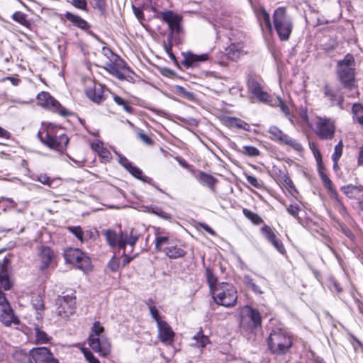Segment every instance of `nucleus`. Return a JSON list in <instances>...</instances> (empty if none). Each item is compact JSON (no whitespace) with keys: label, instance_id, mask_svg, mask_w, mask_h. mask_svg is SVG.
<instances>
[{"label":"nucleus","instance_id":"nucleus-1","mask_svg":"<svg viewBox=\"0 0 363 363\" xmlns=\"http://www.w3.org/2000/svg\"><path fill=\"white\" fill-rule=\"evenodd\" d=\"M40 140L48 147L59 152H63L69 143L68 137L61 128L48 125L38 133Z\"/></svg>","mask_w":363,"mask_h":363},{"label":"nucleus","instance_id":"nucleus-2","mask_svg":"<svg viewBox=\"0 0 363 363\" xmlns=\"http://www.w3.org/2000/svg\"><path fill=\"white\" fill-rule=\"evenodd\" d=\"M281 41H288L294 29V21L284 6L276 9L272 15V28Z\"/></svg>","mask_w":363,"mask_h":363},{"label":"nucleus","instance_id":"nucleus-3","mask_svg":"<svg viewBox=\"0 0 363 363\" xmlns=\"http://www.w3.org/2000/svg\"><path fill=\"white\" fill-rule=\"evenodd\" d=\"M267 345L272 353L284 354L291 347L292 340L286 331L277 328L270 333L267 338Z\"/></svg>","mask_w":363,"mask_h":363},{"label":"nucleus","instance_id":"nucleus-4","mask_svg":"<svg viewBox=\"0 0 363 363\" xmlns=\"http://www.w3.org/2000/svg\"><path fill=\"white\" fill-rule=\"evenodd\" d=\"M211 294L214 301L223 306L230 308L237 303L238 292L230 283H219Z\"/></svg>","mask_w":363,"mask_h":363},{"label":"nucleus","instance_id":"nucleus-5","mask_svg":"<svg viewBox=\"0 0 363 363\" xmlns=\"http://www.w3.org/2000/svg\"><path fill=\"white\" fill-rule=\"evenodd\" d=\"M354 60L352 55L347 54L343 60L337 63V74L345 87L350 89L354 80Z\"/></svg>","mask_w":363,"mask_h":363},{"label":"nucleus","instance_id":"nucleus-6","mask_svg":"<svg viewBox=\"0 0 363 363\" xmlns=\"http://www.w3.org/2000/svg\"><path fill=\"white\" fill-rule=\"evenodd\" d=\"M106 239L111 247L118 246L119 248L125 250L126 245H135L138 237L136 235H130L128 238L127 233L120 231L116 232L113 230H107L105 233Z\"/></svg>","mask_w":363,"mask_h":363},{"label":"nucleus","instance_id":"nucleus-7","mask_svg":"<svg viewBox=\"0 0 363 363\" xmlns=\"http://www.w3.org/2000/svg\"><path fill=\"white\" fill-rule=\"evenodd\" d=\"M92 37L95 40L94 42H92L95 46L94 56L96 58L94 62L95 65L101 67H111L113 52L110 48L105 46L104 43L101 42L94 33H92Z\"/></svg>","mask_w":363,"mask_h":363},{"label":"nucleus","instance_id":"nucleus-8","mask_svg":"<svg viewBox=\"0 0 363 363\" xmlns=\"http://www.w3.org/2000/svg\"><path fill=\"white\" fill-rule=\"evenodd\" d=\"M268 133L269 135V138L271 140L276 141L279 144L287 145L298 152H301L303 150V147L301 143L295 139L289 137L275 125H272L269 128Z\"/></svg>","mask_w":363,"mask_h":363},{"label":"nucleus","instance_id":"nucleus-9","mask_svg":"<svg viewBox=\"0 0 363 363\" xmlns=\"http://www.w3.org/2000/svg\"><path fill=\"white\" fill-rule=\"evenodd\" d=\"M76 296L74 294L59 296L57 299L56 311L59 316L66 318L74 313L76 310Z\"/></svg>","mask_w":363,"mask_h":363},{"label":"nucleus","instance_id":"nucleus-10","mask_svg":"<svg viewBox=\"0 0 363 363\" xmlns=\"http://www.w3.org/2000/svg\"><path fill=\"white\" fill-rule=\"evenodd\" d=\"M38 104L51 108L54 112L59 113L62 116H68L72 114V112L67 110L65 108L52 98L48 92L42 91L37 96Z\"/></svg>","mask_w":363,"mask_h":363},{"label":"nucleus","instance_id":"nucleus-11","mask_svg":"<svg viewBox=\"0 0 363 363\" xmlns=\"http://www.w3.org/2000/svg\"><path fill=\"white\" fill-rule=\"evenodd\" d=\"M315 133L321 140H330L335 132V122L330 118L318 117Z\"/></svg>","mask_w":363,"mask_h":363},{"label":"nucleus","instance_id":"nucleus-12","mask_svg":"<svg viewBox=\"0 0 363 363\" xmlns=\"http://www.w3.org/2000/svg\"><path fill=\"white\" fill-rule=\"evenodd\" d=\"M0 321L6 326L18 325L19 321L8 302L5 294L0 289Z\"/></svg>","mask_w":363,"mask_h":363},{"label":"nucleus","instance_id":"nucleus-13","mask_svg":"<svg viewBox=\"0 0 363 363\" xmlns=\"http://www.w3.org/2000/svg\"><path fill=\"white\" fill-rule=\"evenodd\" d=\"M38 259L40 262L39 269L44 271L56 265V255L48 246L40 245L37 249Z\"/></svg>","mask_w":363,"mask_h":363},{"label":"nucleus","instance_id":"nucleus-14","mask_svg":"<svg viewBox=\"0 0 363 363\" xmlns=\"http://www.w3.org/2000/svg\"><path fill=\"white\" fill-rule=\"evenodd\" d=\"M320 155V153H318ZM318 164V174L322 180L323 186L325 189H328V194H330V198L337 202V206L342 211H345V208L344 207L342 202L340 201L338 198V194L336 190L333 188L332 181L328 177L325 169L322 165V160L320 158V155H319V158L317 159Z\"/></svg>","mask_w":363,"mask_h":363},{"label":"nucleus","instance_id":"nucleus-15","mask_svg":"<svg viewBox=\"0 0 363 363\" xmlns=\"http://www.w3.org/2000/svg\"><path fill=\"white\" fill-rule=\"evenodd\" d=\"M66 262L72 264L84 272L87 269L85 264L89 262V258L84 257V253L78 248H68L64 252Z\"/></svg>","mask_w":363,"mask_h":363},{"label":"nucleus","instance_id":"nucleus-16","mask_svg":"<svg viewBox=\"0 0 363 363\" xmlns=\"http://www.w3.org/2000/svg\"><path fill=\"white\" fill-rule=\"evenodd\" d=\"M30 356L35 363H59L50 351L45 347L33 348Z\"/></svg>","mask_w":363,"mask_h":363},{"label":"nucleus","instance_id":"nucleus-17","mask_svg":"<svg viewBox=\"0 0 363 363\" xmlns=\"http://www.w3.org/2000/svg\"><path fill=\"white\" fill-rule=\"evenodd\" d=\"M162 20L168 24L169 28L176 34L183 31L182 27V17L174 13L172 11H166L161 13Z\"/></svg>","mask_w":363,"mask_h":363},{"label":"nucleus","instance_id":"nucleus-18","mask_svg":"<svg viewBox=\"0 0 363 363\" xmlns=\"http://www.w3.org/2000/svg\"><path fill=\"white\" fill-rule=\"evenodd\" d=\"M183 60L182 64L186 68L196 67L200 62L207 61L208 55L206 53L196 55L191 52H183Z\"/></svg>","mask_w":363,"mask_h":363},{"label":"nucleus","instance_id":"nucleus-19","mask_svg":"<svg viewBox=\"0 0 363 363\" xmlns=\"http://www.w3.org/2000/svg\"><path fill=\"white\" fill-rule=\"evenodd\" d=\"M341 191L349 199L357 200L359 204L363 203V185L350 184L341 187Z\"/></svg>","mask_w":363,"mask_h":363},{"label":"nucleus","instance_id":"nucleus-20","mask_svg":"<svg viewBox=\"0 0 363 363\" xmlns=\"http://www.w3.org/2000/svg\"><path fill=\"white\" fill-rule=\"evenodd\" d=\"M92 350L101 357H107L111 350V345L106 338L92 337Z\"/></svg>","mask_w":363,"mask_h":363},{"label":"nucleus","instance_id":"nucleus-21","mask_svg":"<svg viewBox=\"0 0 363 363\" xmlns=\"http://www.w3.org/2000/svg\"><path fill=\"white\" fill-rule=\"evenodd\" d=\"M158 335L161 342L170 345L174 340V333L165 321H158Z\"/></svg>","mask_w":363,"mask_h":363},{"label":"nucleus","instance_id":"nucleus-22","mask_svg":"<svg viewBox=\"0 0 363 363\" xmlns=\"http://www.w3.org/2000/svg\"><path fill=\"white\" fill-rule=\"evenodd\" d=\"M111 92L101 84L94 83L92 89V102L101 104L104 103L109 96Z\"/></svg>","mask_w":363,"mask_h":363},{"label":"nucleus","instance_id":"nucleus-23","mask_svg":"<svg viewBox=\"0 0 363 363\" xmlns=\"http://www.w3.org/2000/svg\"><path fill=\"white\" fill-rule=\"evenodd\" d=\"M249 91L260 101H265L268 99L269 95L262 91L259 82L254 77H250L247 80Z\"/></svg>","mask_w":363,"mask_h":363},{"label":"nucleus","instance_id":"nucleus-24","mask_svg":"<svg viewBox=\"0 0 363 363\" xmlns=\"http://www.w3.org/2000/svg\"><path fill=\"white\" fill-rule=\"evenodd\" d=\"M92 150L97 152L102 162H106L110 161L111 159L110 151L104 147V144L101 140H92Z\"/></svg>","mask_w":363,"mask_h":363},{"label":"nucleus","instance_id":"nucleus-25","mask_svg":"<svg viewBox=\"0 0 363 363\" xmlns=\"http://www.w3.org/2000/svg\"><path fill=\"white\" fill-rule=\"evenodd\" d=\"M245 309L247 311V316L250 321V328L256 329L262 325V316L259 311L251 306H246Z\"/></svg>","mask_w":363,"mask_h":363},{"label":"nucleus","instance_id":"nucleus-26","mask_svg":"<svg viewBox=\"0 0 363 363\" xmlns=\"http://www.w3.org/2000/svg\"><path fill=\"white\" fill-rule=\"evenodd\" d=\"M324 96L330 100L331 106L337 105L342 108L344 98L342 95H337L335 91L333 90L328 84L323 87Z\"/></svg>","mask_w":363,"mask_h":363},{"label":"nucleus","instance_id":"nucleus-27","mask_svg":"<svg viewBox=\"0 0 363 363\" xmlns=\"http://www.w3.org/2000/svg\"><path fill=\"white\" fill-rule=\"evenodd\" d=\"M196 179L200 183L207 186L212 191H216V184L218 182V179L213 176L200 171Z\"/></svg>","mask_w":363,"mask_h":363},{"label":"nucleus","instance_id":"nucleus-28","mask_svg":"<svg viewBox=\"0 0 363 363\" xmlns=\"http://www.w3.org/2000/svg\"><path fill=\"white\" fill-rule=\"evenodd\" d=\"M164 252L171 259L183 257L186 255L184 250L177 245L167 247L164 249Z\"/></svg>","mask_w":363,"mask_h":363},{"label":"nucleus","instance_id":"nucleus-29","mask_svg":"<svg viewBox=\"0 0 363 363\" xmlns=\"http://www.w3.org/2000/svg\"><path fill=\"white\" fill-rule=\"evenodd\" d=\"M210 342L208 336L203 334L202 331L198 332L192 338L191 345L203 349Z\"/></svg>","mask_w":363,"mask_h":363},{"label":"nucleus","instance_id":"nucleus-30","mask_svg":"<svg viewBox=\"0 0 363 363\" xmlns=\"http://www.w3.org/2000/svg\"><path fill=\"white\" fill-rule=\"evenodd\" d=\"M257 16L260 21L261 24L264 23L266 28L272 30V23L271 22L269 14L265 10L264 7H261L257 12Z\"/></svg>","mask_w":363,"mask_h":363},{"label":"nucleus","instance_id":"nucleus-31","mask_svg":"<svg viewBox=\"0 0 363 363\" xmlns=\"http://www.w3.org/2000/svg\"><path fill=\"white\" fill-rule=\"evenodd\" d=\"M65 16L66 18L71 21L75 26L82 29L88 28V23L79 16L74 15L70 12H67Z\"/></svg>","mask_w":363,"mask_h":363},{"label":"nucleus","instance_id":"nucleus-32","mask_svg":"<svg viewBox=\"0 0 363 363\" xmlns=\"http://www.w3.org/2000/svg\"><path fill=\"white\" fill-rule=\"evenodd\" d=\"M92 7L97 11L100 17H106L107 14V4L106 0H92Z\"/></svg>","mask_w":363,"mask_h":363},{"label":"nucleus","instance_id":"nucleus-33","mask_svg":"<svg viewBox=\"0 0 363 363\" xmlns=\"http://www.w3.org/2000/svg\"><path fill=\"white\" fill-rule=\"evenodd\" d=\"M277 174V178L279 182L282 183L286 186V187H288L291 189H294L295 186L292 182V180L290 179L288 174L281 169L279 170V172Z\"/></svg>","mask_w":363,"mask_h":363},{"label":"nucleus","instance_id":"nucleus-34","mask_svg":"<svg viewBox=\"0 0 363 363\" xmlns=\"http://www.w3.org/2000/svg\"><path fill=\"white\" fill-rule=\"evenodd\" d=\"M35 343L36 344H45L50 341V337L39 327L34 328Z\"/></svg>","mask_w":363,"mask_h":363},{"label":"nucleus","instance_id":"nucleus-35","mask_svg":"<svg viewBox=\"0 0 363 363\" xmlns=\"http://www.w3.org/2000/svg\"><path fill=\"white\" fill-rule=\"evenodd\" d=\"M0 285L4 290L10 289L12 286L9 277L8 272L5 267H2L0 271Z\"/></svg>","mask_w":363,"mask_h":363},{"label":"nucleus","instance_id":"nucleus-36","mask_svg":"<svg viewBox=\"0 0 363 363\" xmlns=\"http://www.w3.org/2000/svg\"><path fill=\"white\" fill-rule=\"evenodd\" d=\"M206 281L211 292L212 293L219 283H217V277L213 273L210 268L206 269Z\"/></svg>","mask_w":363,"mask_h":363},{"label":"nucleus","instance_id":"nucleus-37","mask_svg":"<svg viewBox=\"0 0 363 363\" xmlns=\"http://www.w3.org/2000/svg\"><path fill=\"white\" fill-rule=\"evenodd\" d=\"M243 283L246 285L247 288L251 289L253 292L262 294L263 291L260 289V287L258 286L253 281L252 277L250 275H245L242 279Z\"/></svg>","mask_w":363,"mask_h":363},{"label":"nucleus","instance_id":"nucleus-38","mask_svg":"<svg viewBox=\"0 0 363 363\" xmlns=\"http://www.w3.org/2000/svg\"><path fill=\"white\" fill-rule=\"evenodd\" d=\"M31 303L33 308H35L37 311L36 318L39 319L40 315V311H43L45 308L44 303L41 296L39 295L33 296Z\"/></svg>","mask_w":363,"mask_h":363},{"label":"nucleus","instance_id":"nucleus-39","mask_svg":"<svg viewBox=\"0 0 363 363\" xmlns=\"http://www.w3.org/2000/svg\"><path fill=\"white\" fill-rule=\"evenodd\" d=\"M243 215L249 219L253 224L259 225L263 223L262 218L257 213L252 212L249 209H242Z\"/></svg>","mask_w":363,"mask_h":363},{"label":"nucleus","instance_id":"nucleus-40","mask_svg":"<svg viewBox=\"0 0 363 363\" xmlns=\"http://www.w3.org/2000/svg\"><path fill=\"white\" fill-rule=\"evenodd\" d=\"M26 17V15L21 11H16L12 16V18L15 21L28 28L30 26V23Z\"/></svg>","mask_w":363,"mask_h":363},{"label":"nucleus","instance_id":"nucleus-41","mask_svg":"<svg viewBox=\"0 0 363 363\" xmlns=\"http://www.w3.org/2000/svg\"><path fill=\"white\" fill-rule=\"evenodd\" d=\"M261 232L263 234V235L265 238V239L269 242H272L275 238H277V236L275 234V233L273 230V229L270 226H269L267 225H264L261 228Z\"/></svg>","mask_w":363,"mask_h":363},{"label":"nucleus","instance_id":"nucleus-42","mask_svg":"<svg viewBox=\"0 0 363 363\" xmlns=\"http://www.w3.org/2000/svg\"><path fill=\"white\" fill-rule=\"evenodd\" d=\"M128 171L133 176H134L135 177H136L143 182H149L150 180L151 179L148 177L144 176L142 170L140 169L137 167L131 165V167L129 168Z\"/></svg>","mask_w":363,"mask_h":363},{"label":"nucleus","instance_id":"nucleus-43","mask_svg":"<svg viewBox=\"0 0 363 363\" xmlns=\"http://www.w3.org/2000/svg\"><path fill=\"white\" fill-rule=\"evenodd\" d=\"M120 261H121L120 257H117L116 255H114L108 263V268L112 272L118 271L119 268L121 267Z\"/></svg>","mask_w":363,"mask_h":363},{"label":"nucleus","instance_id":"nucleus-44","mask_svg":"<svg viewBox=\"0 0 363 363\" xmlns=\"http://www.w3.org/2000/svg\"><path fill=\"white\" fill-rule=\"evenodd\" d=\"M230 123L232 125H234L235 127H236L238 128L242 129L245 130H250V125L240 119H238L236 118H232L230 119Z\"/></svg>","mask_w":363,"mask_h":363},{"label":"nucleus","instance_id":"nucleus-45","mask_svg":"<svg viewBox=\"0 0 363 363\" xmlns=\"http://www.w3.org/2000/svg\"><path fill=\"white\" fill-rule=\"evenodd\" d=\"M152 213L157 215V216L164 219V220H171L172 216L168 213L163 211L159 207H151V210L150 211Z\"/></svg>","mask_w":363,"mask_h":363},{"label":"nucleus","instance_id":"nucleus-46","mask_svg":"<svg viewBox=\"0 0 363 363\" xmlns=\"http://www.w3.org/2000/svg\"><path fill=\"white\" fill-rule=\"evenodd\" d=\"M75 347L77 348L82 354H83L89 363H91V352L89 350V348L85 346V343H78L75 345Z\"/></svg>","mask_w":363,"mask_h":363},{"label":"nucleus","instance_id":"nucleus-47","mask_svg":"<svg viewBox=\"0 0 363 363\" xmlns=\"http://www.w3.org/2000/svg\"><path fill=\"white\" fill-rule=\"evenodd\" d=\"M242 153L250 157H256L259 155L260 152L254 146L246 145L243 147Z\"/></svg>","mask_w":363,"mask_h":363},{"label":"nucleus","instance_id":"nucleus-48","mask_svg":"<svg viewBox=\"0 0 363 363\" xmlns=\"http://www.w3.org/2000/svg\"><path fill=\"white\" fill-rule=\"evenodd\" d=\"M342 151L343 143L342 140H340L334 147V152L332 155V160H340L342 155Z\"/></svg>","mask_w":363,"mask_h":363},{"label":"nucleus","instance_id":"nucleus-49","mask_svg":"<svg viewBox=\"0 0 363 363\" xmlns=\"http://www.w3.org/2000/svg\"><path fill=\"white\" fill-rule=\"evenodd\" d=\"M169 244V239L167 236H157L155 238V248L157 250H162L164 245Z\"/></svg>","mask_w":363,"mask_h":363},{"label":"nucleus","instance_id":"nucleus-50","mask_svg":"<svg viewBox=\"0 0 363 363\" xmlns=\"http://www.w3.org/2000/svg\"><path fill=\"white\" fill-rule=\"evenodd\" d=\"M246 179L249 184L256 188L259 189L263 186V182L253 175H248Z\"/></svg>","mask_w":363,"mask_h":363},{"label":"nucleus","instance_id":"nucleus-51","mask_svg":"<svg viewBox=\"0 0 363 363\" xmlns=\"http://www.w3.org/2000/svg\"><path fill=\"white\" fill-rule=\"evenodd\" d=\"M274 248L281 254L284 255L286 253L285 247L282 242L278 238H275L272 242H270Z\"/></svg>","mask_w":363,"mask_h":363},{"label":"nucleus","instance_id":"nucleus-52","mask_svg":"<svg viewBox=\"0 0 363 363\" xmlns=\"http://www.w3.org/2000/svg\"><path fill=\"white\" fill-rule=\"evenodd\" d=\"M69 230L73 233L80 241H83V232L79 226H69Z\"/></svg>","mask_w":363,"mask_h":363},{"label":"nucleus","instance_id":"nucleus-53","mask_svg":"<svg viewBox=\"0 0 363 363\" xmlns=\"http://www.w3.org/2000/svg\"><path fill=\"white\" fill-rule=\"evenodd\" d=\"M137 135H138V138L140 140H142L145 144L150 145V146H151L154 144L153 140L148 135H147L144 132L140 131L138 133Z\"/></svg>","mask_w":363,"mask_h":363},{"label":"nucleus","instance_id":"nucleus-54","mask_svg":"<svg viewBox=\"0 0 363 363\" xmlns=\"http://www.w3.org/2000/svg\"><path fill=\"white\" fill-rule=\"evenodd\" d=\"M148 305H149V309H150V314H151L152 318L157 322V324H158V321H163L160 318L159 311L157 309V308L155 306L150 305L149 303H148Z\"/></svg>","mask_w":363,"mask_h":363},{"label":"nucleus","instance_id":"nucleus-55","mask_svg":"<svg viewBox=\"0 0 363 363\" xmlns=\"http://www.w3.org/2000/svg\"><path fill=\"white\" fill-rule=\"evenodd\" d=\"M287 212L294 218L298 217V213L301 210L297 205H290L286 208Z\"/></svg>","mask_w":363,"mask_h":363},{"label":"nucleus","instance_id":"nucleus-56","mask_svg":"<svg viewBox=\"0 0 363 363\" xmlns=\"http://www.w3.org/2000/svg\"><path fill=\"white\" fill-rule=\"evenodd\" d=\"M104 330V327L101 325L99 321L94 322L92 325V333H94L96 335H99Z\"/></svg>","mask_w":363,"mask_h":363},{"label":"nucleus","instance_id":"nucleus-57","mask_svg":"<svg viewBox=\"0 0 363 363\" xmlns=\"http://www.w3.org/2000/svg\"><path fill=\"white\" fill-rule=\"evenodd\" d=\"M35 179L43 184H46V185L50 184V179L46 174H40V175L38 176Z\"/></svg>","mask_w":363,"mask_h":363},{"label":"nucleus","instance_id":"nucleus-58","mask_svg":"<svg viewBox=\"0 0 363 363\" xmlns=\"http://www.w3.org/2000/svg\"><path fill=\"white\" fill-rule=\"evenodd\" d=\"M73 6L79 9H84L86 6V0H73Z\"/></svg>","mask_w":363,"mask_h":363},{"label":"nucleus","instance_id":"nucleus-59","mask_svg":"<svg viewBox=\"0 0 363 363\" xmlns=\"http://www.w3.org/2000/svg\"><path fill=\"white\" fill-rule=\"evenodd\" d=\"M120 163L128 170L131 167L132 164L128 161V160L125 157H120L119 160Z\"/></svg>","mask_w":363,"mask_h":363},{"label":"nucleus","instance_id":"nucleus-60","mask_svg":"<svg viewBox=\"0 0 363 363\" xmlns=\"http://www.w3.org/2000/svg\"><path fill=\"white\" fill-rule=\"evenodd\" d=\"M179 91L189 99H192L194 98V94L186 91V89L182 86H179Z\"/></svg>","mask_w":363,"mask_h":363},{"label":"nucleus","instance_id":"nucleus-61","mask_svg":"<svg viewBox=\"0 0 363 363\" xmlns=\"http://www.w3.org/2000/svg\"><path fill=\"white\" fill-rule=\"evenodd\" d=\"M280 109L285 116H289L290 115L289 108L282 101H280Z\"/></svg>","mask_w":363,"mask_h":363},{"label":"nucleus","instance_id":"nucleus-62","mask_svg":"<svg viewBox=\"0 0 363 363\" xmlns=\"http://www.w3.org/2000/svg\"><path fill=\"white\" fill-rule=\"evenodd\" d=\"M357 165L363 167V145L359 148L357 156Z\"/></svg>","mask_w":363,"mask_h":363},{"label":"nucleus","instance_id":"nucleus-63","mask_svg":"<svg viewBox=\"0 0 363 363\" xmlns=\"http://www.w3.org/2000/svg\"><path fill=\"white\" fill-rule=\"evenodd\" d=\"M199 225L204 230H206V232H208V233L211 234V235H214L215 234V232L214 230L209 226L206 223H199Z\"/></svg>","mask_w":363,"mask_h":363},{"label":"nucleus","instance_id":"nucleus-64","mask_svg":"<svg viewBox=\"0 0 363 363\" xmlns=\"http://www.w3.org/2000/svg\"><path fill=\"white\" fill-rule=\"evenodd\" d=\"M113 101H115L116 104H117L119 106L125 105V101L123 99H122L121 97H120L119 96H117L116 94H113Z\"/></svg>","mask_w":363,"mask_h":363}]
</instances>
